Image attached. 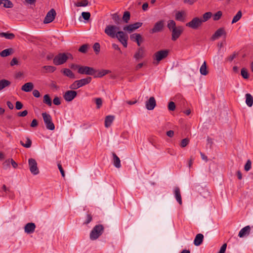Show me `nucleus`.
I'll return each instance as SVG.
<instances>
[{
    "label": "nucleus",
    "mask_w": 253,
    "mask_h": 253,
    "mask_svg": "<svg viewBox=\"0 0 253 253\" xmlns=\"http://www.w3.org/2000/svg\"><path fill=\"white\" fill-rule=\"evenodd\" d=\"M117 37L115 38H117L118 41L123 45L125 47H126L127 46V40L128 39L127 35L124 32L120 31L117 32Z\"/></svg>",
    "instance_id": "6"
},
{
    "label": "nucleus",
    "mask_w": 253,
    "mask_h": 253,
    "mask_svg": "<svg viewBox=\"0 0 253 253\" xmlns=\"http://www.w3.org/2000/svg\"><path fill=\"white\" fill-rule=\"evenodd\" d=\"M100 46L99 43L96 42L94 44L93 46V48L96 54L99 53V52L100 51Z\"/></svg>",
    "instance_id": "53"
},
{
    "label": "nucleus",
    "mask_w": 253,
    "mask_h": 253,
    "mask_svg": "<svg viewBox=\"0 0 253 253\" xmlns=\"http://www.w3.org/2000/svg\"><path fill=\"white\" fill-rule=\"evenodd\" d=\"M185 12L184 11H177L175 14V19L179 21H184Z\"/></svg>",
    "instance_id": "26"
},
{
    "label": "nucleus",
    "mask_w": 253,
    "mask_h": 253,
    "mask_svg": "<svg viewBox=\"0 0 253 253\" xmlns=\"http://www.w3.org/2000/svg\"><path fill=\"white\" fill-rule=\"evenodd\" d=\"M34 87V84L31 82H29L23 85L21 89L25 92H30L33 89Z\"/></svg>",
    "instance_id": "19"
},
{
    "label": "nucleus",
    "mask_w": 253,
    "mask_h": 253,
    "mask_svg": "<svg viewBox=\"0 0 253 253\" xmlns=\"http://www.w3.org/2000/svg\"><path fill=\"white\" fill-rule=\"evenodd\" d=\"M246 103L249 107H252L253 104V98L250 93L246 94Z\"/></svg>",
    "instance_id": "33"
},
{
    "label": "nucleus",
    "mask_w": 253,
    "mask_h": 253,
    "mask_svg": "<svg viewBox=\"0 0 253 253\" xmlns=\"http://www.w3.org/2000/svg\"><path fill=\"white\" fill-rule=\"evenodd\" d=\"M222 12L221 11H218L213 15V19L214 21L218 20L221 17Z\"/></svg>",
    "instance_id": "47"
},
{
    "label": "nucleus",
    "mask_w": 253,
    "mask_h": 253,
    "mask_svg": "<svg viewBox=\"0 0 253 253\" xmlns=\"http://www.w3.org/2000/svg\"><path fill=\"white\" fill-rule=\"evenodd\" d=\"M35 228L36 225L34 223H28L24 227V231L27 234H31L35 231Z\"/></svg>",
    "instance_id": "18"
},
{
    "label": "nucleus",
    "mask_w": 253,
    "mask_h": 253,
    "mask_svg": "<svg viewBox=\"0 0 253 253\" xmlns=\"http://www.w3.org/2000/svg\"><path fill=\"white\" fill-rule=\"evenodd\" d=\"M43 68L49 73H52L56 70V68L52 66H44Z\"/></svg>",
    "instance_id": "45"
},
{
    "label": "nucleus",
    "mask_w": 253,
    "mask_h": 253,
    "mask_svg": "<svg viewBox=\"0 0 253 253\" xmlns=\"http://www.w3.org/2000/svg\"><path fill=\"white\" fill-rule=\"evenodd\" d=\"M61 72L62 73L66 76L71 78V79H75V76L74 74L72 72L71 70L69 69L65 68L63 69Z\"/></svg>",
    "instance_id": "25"
},
{
    "label": "nucleus",
    "mask_w": 253,
    "mask_h": 253,
    "mask_svg": "<svg viewBox=\"0 0 253 253\" xmlns=\"http://www.w3.org/2000/svg\"><path fill=\"white\" fill-rule=\"evenodd\" d=\"M251 228L249 225L243 228L239 232L238 236L240 237H243L247 235H249L250 232Z\"/></svg>",
    "instance_id": "20"
},
{
    "label": "nucleus",
    "mask_w": 253,
    "mask_h": 253,
    "mask_svg": "<svg viewBox=\"0 0 253 253\" xmlns=\"http://www.w3.org/2000/svg\"><path fill=\"white\" fill-rule=\"evenodd\" d=\"M226 32L223 28H220L217 30L214 34L211 37V40L212 41H214L216 39H218L222 35H225Z\"/></svg>",
    "instance_id": "16"
},
{
    "label": "nucleus",
    "mask_w": 253,
    "mask_h": 253,
    "mask_svg": "<svg viewBox=\"0 0 253 253\" xmlns=\"http://www.w3.org/2000/svg\"><path fill=\"white\" fill-rule=\"evenodd\" d=\"M114 120V116L109 115L106 117L105 119V126L106 127H109Z\"/></svg>",
    "instance_id": "27"
},
{
    "label": "nucleus",
    "mask_w": 253,
    "mask_h": 253,
    "mask_svg": "<svg viewBox=\"0 0 253 253\" xmlns=\"http://www.w3.org/2000/svg\"><path fill=\"white\" fill-rule=\"evenodd\" d=\"M212 16V13L211 12H207L204 13L203 15V19H201V21L203 22H205L208 21Z\"/></svg>",
    "instance_id": "40"
},
{
    "label": "nucleus",
    "mask_w": 253,
    "mask_h": 253,
    "mask_svg": "<svg viewBox=\"0 0 253 253\" xmlns=\"http://www.w3.org/2000/svg\"><path fill=\"white\" fill-rule=\"evenodd\" d=\"M252 162L250 160H248L245 165L244 169L246 171H249L251 169Z\"/></svg>",
    "instance_id": "52"
},
{
    "label": "nucleus",
    "mask_w": 253,
    "mask_h": 253,
    "mask_svg": "<svg viewBox=\"0 0 253 253\" xmlns=\"http://www.w3.org/2000/svg\"><path fill=\"white\" fill-rule=\"evenodd\" d=\"M43 102L47 104L48 106L52 105V101L48 94H45L43 96Z\"/></svg>",
    "instance_id": "36"
},
{
    "label": "nucleus",
    "mask_w": 253,
    "mask_h": 253,
    "mask_svg": "<svg viewBox=\"0 0 253 253\" xmlns=\"http://www.w3.org/2000/svg\"><path fill=\"white\" fill-rule=\"evenodd\" d=\"M53 103L55 105H59L61 104L60 99L58 97H55L53 100Z\"/></svg>",
    "instance_id": "56"
},
{
    "label": "nucleus",
    "mask_w": 253,
    "mask_h": 253,
    "mask_svg": "<svg viewBox=\"0 0 253 253\" xmlns=\"http://www.w3.org/2000/svg\"><path fill=\"white\" fill-rule=\"evenodd\" d=\"M28 114V111L27 110H24L22 112L18 113V116L19 117H25Z\"/></svg>",
    "instance_id": "62"
},
{
    "label": "nucleus",
    "mask_w": 253,
    "mask_h": 253,
    "mask_svg": "<svg viewBox=\"0 0 253 253\" xmlns=\"http://www.w3.org/2000/svg\"><path fill=\"white\" fill-rule=\"evenodd\" d=\"M10 64L11 66H13L14 65H18V61L17 59L15 57L13 58L10 63Z\"/></svg>",
    "instance_id": "58"
},
{
    "label": "nucleus",
    "mask_w": 253,
    "mask_h": 253,
    "mask_svg": "<svg viewBox=\"0 0 253 253\" xmlns=\"http://www.w3.org/2000/svg\"><path fill=\"white\" fill-rule=\"evenodd\" d=\"M81 85L79 83V82H77V81H75L73 84H72L70 86H69V88L71 89H77L78 88L81 87Z\"/></svg>",
    "instance_id": "44"
},
{
    "label": "nucleus",
    "mask_w": 253,
    "mask_h": 253,
    "mask_svg": "<svg viewBox=\"0 0 253 253\" xmlns=\"http://www.w3.org/2000/svg\"><path fill=\"white\" fill-rule=\"evenodd\" d=\"M242 17V12L241 11H239L235 16H234L232 21V23H235L237 22H238L241 18Z\"/></svg>",
    "instance_id": "41"
},
{
    "label": "nucleus",
    "mask_w": 253,
    "mask_h": 253,
    "mask_svg": "<svg viewBox=\"0 0 253 253\" xmlns=\"http://www.w3.org/2000/svg\"><path fill=\"white\" fill-rule=\"evenodd\" d=\"M42 115L46 128L50 130H54L55 126L52 122L51 116L46 113H42Z\"/></svg>",
    "instance_id": "4"
},
{
    "label": "nucleus",
    "mask_w": 253,
    "mask_h": 253,
    "mask_svg": "<svg viewBox=\"0 0 253 253\" xmlns=\"http://www.w3.org/2000/svg\"><path fill=\"white\" fill-rule=\"evenodd\" d=\"M72 58L71 53H60L54 57L53 62L55 65H60L65 63L68 58Z\"/></svg>",
    "instance_id": "1"
},
{
    "label": "nucleus",
    "mask_w": 253,
    "mask_h": 253,
    "mask_svg": "<svg viewBox=\"0 0 253 253\" xmlns=\"http://www.w3.org/2000/svg\"><path fill=\"white\" fill-rule=\"evenodd\" d=\"M78 72L80 74H85L87 75L94 76L96 73L97 71L93 68L88 66H81Z\"/></svg>",
    "instance_id": "5"
},
{
    "label": "nucleus",
    "mask_w": 253,
    "mask_h": 253,
    "mask_svg": "<svg viewBox=\"0 0 253 253\" xmlns=\"http://www.w3.org/2000/svg\"><path fill=\"white\" fill-rule=\"evenodd\" d=\"M227 247V244L226 243L224 244L219 250V252L218 253H224Z\"/></svg>",
    "instance_id": "60"
},
{
    "label": "nucleus",
    "mask_w": 253,
    "mask_h": 253,
    "mask_svg": "<svg viewBox=\"0 0 253 253\" xmlns=\"http://www.w3.org/2000/svg\"><path fill=\"white\" fill-rule=\"evenodd\" d=\"M110 73H111V71L108 70H102L100 71H97L96 73L95 74L94 78H101Z\"/></svg>",
    "instance_id": "32"
},
{
    "label": "nucleus",
    "mask_w": 253,
    "mask_h": 253,
    "mask_svg": "<svg viewBox=\"0 0 253 253\" xmlns=\"http://www.w3.org/2000/svg\"><path fill=\"white\" fill-rule=\"evenodd\" d=\"M113 155V162L114 166L117 168H120L121 166V161L119 158L117 156L115 153H112Z\"/></svg>",
    "instance_id": "22"
},
{
    "label": "nucleus",
    "mask_w": 253,
    "mask_h": 253,
    "mask_svg": "<svg viewBox=\"0 0 253 253\" xmlns=\"http://www.w3.org/2000/svg\"><path fill=\"white\" fill-rule=\"evenodd\" d=\"M168 109L170 111H174L175 109V103L172 101L169 102L168 105Z\"/></svg>",
    "instance_id": "54"
},
{
    "label": "nucleus",
    "mask_w": 253,
    "mask_h": 253,
    "mask_svg": "<svg viewBox=\"0 0 253 253\" xmlns=\"http://www.w3.org/2000/svg\"><path fill=\"white\" fill-rule=\"evenodd\" d=\"M38 125V121L36 119H34L32 121L30 126L32 127H35L37 126Z\"/></svg>",
    "instance_id": "61"
},
{
    "label": "nucleus",
    "mask_w": 253,
    "mask_h": 253,
    "mask_svg": "<svg viewBox=\"0 0 253 253\" xmlns=\"http://www.w3.org/2000/svg\"><path fill=\"white\" fill-rule=\"evenodd\" d=\"M130 14L129 11H126L124 13L123 20L126 23H127L130 20Z\"/></svg>",
    "instance_id": "38"
},
{
    "label": "nucleus",
    "mask_w": 253,
    "mask_h": 253,
    "mask_svg": "<svg viewBox=\"0 0 253 253\" xmlns=\"http://www.w3.org/2000/svg\"><path fill=\"white\" fill-rule=\"evenodd\" d=\"M200 72L201 75L206 76L208 74L209 71L207 69V63L205 61L200 68Z\"/></svg>",
    "instance_id": "28"
},
{
    "label": "nucleus",
    "mask_w": 253,
    "mask_h": 253,
    "mask_svg": "<svg viewBox=\"0 0 253 253\" xmlns=\"http://www.w3.org/2000/svg\"><path fill=\"white\" fill-rule=\"evenodd\" d=\"M123 30L125 31H128L129 33H131L133 32V31L135 30V29L134 28L133 24H129L128 25H126V26L124 27Z\"/></svg>",
    "instance_id": "42"
},
{
    "label": "nucleus",
    "mask_w": 253,
    "mask_h": 253,
    "mask_svg": "<svg viewBox=\"0 0 253 253\" xmlns=\"http://www.w3.org/2000/svg\"><path fill=\"white\" fill-rule=\"evenodd\" d=\"M89 2L87 0H83L81 1H78L75 3L74 5L76 7H85L88 5Z\"/></svg>",
    "instance_id": "35"
},
{
    "label": "nucleus",
    "mask_w": 253,
    "mask_h": 253,
    "mask_svg": "<svg viewBox=\"0 0 253 253\" xmlns=\"http://www.w3.org/2000/svg\"><path fill=\"white\" fill-rule=\"evenodd\" d=\"M92 220V216L91 213H88L86 214V220L84 222V224H88Z\"/></svg>",
    "instance_id": "50"
},
{
    "label": "nucleus",
    "mask_w": 253,
    "mask_h": 253,
    "mask_svg": "<svg viewBox=\"0 0 253 253\" xmlns=\"http://www.w3.org/2000/svg\"><path fill=\"white\" fill-rule=\"evenodd\" d=\"M0 36L1 37H4L6 39L12 40L15 38V35L13 33H0Z\"/></svg>",
    "instance_id": "34"
},
{
    "label": "nucleus",
    "mask_w": 253,
    "mask_h": 253,
    "mask_svg": "<svg viewBox=\"0 0 253 253\" xmlns=\"http://www.w3.org/2000/svg\"><path fill=\"white\" fill-rule=\"evenodd\" d=\"M58 168L60 170V172L62 176V177H65V172L64 171L60 163H58L57 165Z\"/></svg>",
    "instance_id": "59"
},
{
    "label": "nucleus",
    "mask_w": 253,
    "mask_h": 253,
    "mask_svg": "<svg viewBox=\"0 0 253 253\" xmlns=\"http://www.w3.org/2000/svg\"><path fill=\"white\" fill-rule=\"evenodd\" d=\"M104 229V227L102 225H96L90 233V239L91 240H95L98 239L103 233Z\"/></svg>",
    "instance_id": "2"
},
{
    "label": "nucleus",
    "mask_w": 253,
    "mask_h": 253,
    "mask_svg": "<svg viewBox=\"0 0 253 253\" xmlns=\"http://www.w3.org/2000/svg\"><path fill=\"white\" fill-rule=\"evenodd\" d=\"M189 139L187 138H184L181 140L180 146L182 148L186 147L189 143Z\"/></svg>",
    "instance_id": "48"
},
{
    "label": "nucleus",
    "mask_w": 253,
    "mask_h": 253,
    "mask_svg": "<svg viewBox=\"0 0 253 253\" xmlns=\"http://www.w3.org/2000/svg\"><path fill=\"white\" fill-rule=\"evenodd\" d=\"M29 169L31 172L34 175H37L39 173V170L38 168L36 161L33 158H30L28 160Z\"/></svg>",
    "instance_id": "9"
},
{
    "label": "nucleus",
    "mask_w": 253,
    "mask_h": 253,
    "mask_svg": "<svg viewBox=\"0 0 253 253\" xmlns=\"http://www.w3.org/2000/svg\"><path fill=\"white\" fill-rule=\"evenodd\" d=\"M241 75L245 79H248L249 77L248 70L245 68H243L241 69Z\"/></svg>",
    "instance_id": "43"
},
{
    "label": "nucleus",
    "mask_w": 253,
    "mask_h": 253,
    "mask_svg": "<svg viewBox=\"0 0 253 253\" xmlns=\"http://www.w3.org/2000/svg\"><path fill=\"white\" fill-rule=\"evenodd\" d=\"M88 47L87 44H84L82 45L79 49V51L82 53H85L87 52Z\"/></svg>",
    "instance_id": "46"
},
{
    "label": "nucleus",
    "mask_w": 253,
    "mask_h": 253,
    "mask_svg": "<svg viewBox=\"0 0 253 253\" xmlns=\"http://www.w3.org/2000/svg\"><path fill=\"white\" fill-rule=\"evenodd\" d=\"M23 104L20 101H16L15 104V108L17 110H20L23 107Z\"/></svg>",
    "instance_id": "57"
},
{
    "label": "nucleus",
    "mask_w": 253,
    "mask_h": 253,
    "mask_svg": "<svg viewBox=\"0 0 253 253\" xmlns=\"http://www.w3.org/2000/svg\"><path fill=\"white\" fill-rule=\"evenodd\" d=\"M183 29L182 26H178L171 30V40L175 41L182 33Z\"/></svg>",
    "instance_id": "12"
},
{
    "label": "nucleus",
    "mask_w": 253,
    "mask_h": 253,
    "mask_svg": "<svg viewBox=\"0 0 253 253\" xmlns=\"http://www.w3.org/2000/svg\"><path fill=\"white\" fill-rule=\"evenodd\" d=\"M202 24V21H201V18L195 17L191 21L187 23L186 26L193 29H197Z\"/></svg>",
    "instance_id": "8"
},
{
    "label": "nucleus",
    "mask_w": 253,
    "mask_h": 253,
    "mask_svg": "<svg viewBox=\"0 0 253 253\" xmlns=\"http://www.w3.org/2000/svg\"><path fill=\"white\" fill-rule=\"evenodd\" d=\"M130 38L131 41L136 42L138 46H140L141 43L143 42V39L139 34L134 33L130 35Z\"/></svg>",
    "instance_id": "14"
},
{
    "label": "nucleus",
    "mask_w": 253,
    "mask_h": 253,
    "mask_svg": "<svg viewBox=\"0 0 253 253\" xmlns=\"http://www.w3.org/2000/svg\"><path fill=\"white\" fill-rule=\"evenodd\" d=\"M112 19L114 20V21L116 23H119V22L120 21V18L119 15H118L117 14H114L112 15Z\"/></svg>",
    "instance_id": "55"
},
{
    "label": "nucleus",
    "mask_w": 253,
    "mask_h": 253,
    "mask_svg": "<svg viewBox=\"0 0 253 253\" xmlns=\"http://www.w3.org/2000/svg\"><path fill=\"white\" fill-rule=\"evenodd\" d=\"M92 80V78L90 77H87L84 79H82L79 80H77V82H79L81 86H83L85 85L88 84H89Z\"/></svg>",
    "instance_id": "23"
},
{
    "label": "nucleus",
    "mask_w": 253,
    "mask_h": 253,
    "mask_svg": "<svg viewBox=\"0 0 253 253\" xmlns=\"http://www.w3.org/2000/svg\"><path fill=\"white\" fill-rule=\"evenodd\" d=\"M11 84V82L5 79L0 80V91L6 87L9 86Z\"/></svg>",
    "instance_id": "29"
},
{
    "label": "nucleus",
    "mask_w": 253,
    "mask_h": 253,
    "mask_svg": "<svg viewBox=\"0 0 253 253\" xmlns=\"http://www.w3.org/2000/svg\"><path fill=\"white\" fill-rule=\"evenodd\" d=\"M3 4L5 8H12L13 6V3L9 0H0V5Z\"/></svg>",
    "instance_id": "30"
},
{
    "label": "nucleus",
    "mask_w": 253,
    "mask_h": 253,
    "mask_svg": "<svg viewBox=\"0 0 253 253\" xmlns=\"http://www.w3.org/2000/svg\"><path fill=\"white\" fill-rule=\"evenodd\" d=\"M56 15L55 10L53 8L50 9L46 14L43 20V23L47 24L52 22L55 19Z\"/></svg>",
    "instance_id": "11"
},
{
    "label": "nucleus",
    "mask_w": 253,
    "mask_h": 253,
    "mask_svg": "<svg viewBox=\"0 0 253 253\" xmlns=\"http://www.w3.org/2000/svg\"><path fill=\"white\" fill-rule=\"evenodd\" d=\"M82 16L85 20H88L90 17V14L88 12H83L82 13Z\"/></svg>",
    "instance_id": "51"
},
{
    "label": "nucleus",
    "mask_w": 253,
    "mask_h": 253,
    "mask_svg": "<svg viewBox=\"0 0 253 253\" xmlns=\"http://www.w3.org/2000/svg\"><path fill=\"white\" fill-rule=\"evenodd\" d=\"M156 105L155 99L154 97H151L146 102V107L149 110L154 109Z\"/></svg>",
    "instance_id": "17"
},
{
    "label": "nucleus",
    "mask_w": 253,
    "mask_h": 253,
    "mask_svg": "<svg viewBox=\"0 0 253 253\" xmlns=\"http://www.w3.org/2000/svg\"><path fill=\"white\" fill-rule=\"evenodd\" d=\"M95 103L97 105V109H99L102 105V100L101 98H96L95 99Z\"/></svg>",
    "instance_id": "49"
},
{
    "label": "nucleus",
    "mask_w": 253,
    "mask_h": 253,
    "mask_svg": "<svg viewBox=\"0 0 253 253\" xmlns=\"http://www.w3.org/2000/svg\"><path fill=\"white\" fill-rule=\"evenodd\" d=\"M174 195L176 201L180 204H182V199L180 189L178 187H176L174 189Z\"/></svg>",
    "instance_id": "24"
},
{
    "label": "nucleus",
    "mask_w": 253,
    "mask_h": 253,
    "mask_svg": "<svg viewBox=\"0 0 253 253\" xmlns=\"http://www.w3.org/2000/svg\"><path fill=\"white\" fill-rule=\"evenodd\" d=\"M77 93L75 90H68L63 95L64 99L67 102L72 101L77 96Z\"/></svg>",
    "instance_id": "13"
},
{
    "label": "nucleus",
    "mask_w": 253,
    "mask_h": 253,
    "mask_svg": "<svg viewBox=\"0 0 253 253\" xmlns=\"http://www.w3.org/2000/svg\"><path fill=\"white\" fill-rule=\"evenodd\" d=\"M204 239V236L202 234H198L195 237V239L194 241V243L195 246H200L203 242Z\"/></svg>",
    "instance_id": "21"
},
{
    "label": "nucleus",
    "mask_w": 253,
    "mask_h": 253,
    "mask_svg": "<svg viewBox=\"0 0 253 253\" xmlns=\"http://www.w3.org/2000/svg\"><path fill=\"white\" fill-rule=\"evenodd\" d=\"M20 143L23 147L28 148H30L31 146L32 141L29 138L27 137L26 143H24L22 141H20Z\"/></svg>",
    "instance_id": "39"
},
{
    "label": "nucleus",
    "mask_w": 253,
    "mask_h": 253,
    "mask_svg": "<svg viewBox=\"0 0 253 253\" xmlns=\"http://www.w3.org/2000/svg\"><path fill=\"white\" fill-rule=\"evenodd\" d=\"M132 24H133L134 28L135 29V30H136L138 28H139L140 27H141V26L142 25V23H141V22H136V23H133Z\"/></svg>",
    "instance_id": "64"
},
{
    "label": "nucleus",
    "mask_w": 253,
    "mask_h": 253,
    "mask_svg": "<svg viewBox=\"0 0 253 253\" xmlns=\"http://www.w3.org/2000/svg\"><path fill=\"white\" fill-rule=\"evenodd\" d=\"M165 21L161 20L157 21L155 24L153 28L150 30L152 34L161 32L164 27Z\"/></svg>",
    "instance_id": "10"
},
{
    "label": "nucleus",
    "mask_w": 253,
    "mask_h": 253,
    "mask_svg": "<svg viewBox=\"0 0 253 253\" xmlns=\"http://www.w3.org/2000/svg\"><path fill=\"white\" fill-rule=\"evenodd\" d=\"M13 52V49L12 48H7L0 52V56L2 57H6L11 54Z\"/></svg>",
    "instance_id": "31"
},
{
    "label": "nucleus",
    "mask_w": 253,
    "mask_h": 253,
    "mask_svg": "<svg viewBox=\"0 0 253 253\" xmlns=\"http://www.w3.org/2000/svg\"><path fill=\"white\" fill-rule=\"evenodd\" d=\"M167 27L169 28V29L170 31L172 30L173 29H175L177 28V27L176 26V23L173 20H170L168 21Z\"/></svg>",
    "instance_id": "37"
},
{
    "label": "nucleus",
    "mask_w": 253,
    "mask_h": 253,
    "mask_svg": "<svg viewBox=\"0 0 253 253\" xmlns=\"http://www.w3.org/2000/svg\"><path fill=\"white\" fill-rule=\"evenodd\" d=\"M145 56V49L144 47H140L138 48L137 50L134 55V58L136 60H138L140 59H142Z\"/></svg>",
    "instance_id": "15"
},
{
    "label": "nucleus",
    "mask_w": 253,
    "mask_h": 253,
    "mask_svg": "<svg viewBox=\"0 0 253 253\" xmlns=\"http://www.w3.org/2000/svg\"><path fill=\"white\" fill-rule=\"evenodd\" d=\"M81 67L80 65L75 64H72L70 65V68L73 70H76L78 69V71L79 70V69Z\"/></svg>",
    "instance_id": "63"
},
{
    "label": "nucleus",
    "mask_w": 253,
    "mask_h": 253,
    "mask_svg": "<svg viewBox=\"0 0 253 253\" xmlns=\"http://www.w3.org/2000/svg\"><path fill=\"white\" fill-rule=\"evenodd\" d=\"M120 28L116 25H108L105 28V33L111 38L114 39L117 37V32L119 31Z\"/></svg>",
    "instance_id": "3"
},
{
    "label": "nucleus",
    "mask_w": 253,
    "mask_h": 253,
    "mask_svg": "<svg viewBox=\"0 0 253 253\" xmlns=\"http://www.w3.org/2000/svg\"><path fill=\"white\" fill-rule=\"evenodd\" d=\"M169 51L167 49L161 50L156 52L153 56L154 59L156 60L157 64L160 61L166 58L169 54Z\"/></svg>",
    "instance_id": "7"
}]
</instances>
